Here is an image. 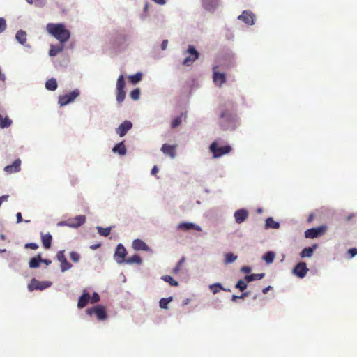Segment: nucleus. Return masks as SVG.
Instances as JSON below:
<instances>
[{
  "instance_id": "c756f323",
  "label": "nucleus",
  "mask_w": 357,
  "mask_h": 357,
  "mask_svg": "<svg viewBox=\"0 0 357 357\" xmlns=\"http://www.w3.org/2000/svg\"><path fill=\"white\" fill-rule=\"evenodd\" d=\"M265 276L264 273H253L251 275H247L245 276V280L248 282L255 281V280H259L264 278Z\"/></svg>"
},
{
  "instance_id": "0e129e2a",
  "label": "nucleus",
  "mask_w": 357,
  "mask_h": 357,
  "mask_svg": "<svg viewBox=\"0 0 357 357\" xmlns=\"http://www.w3.org/2000/svg\"><path fill=\"white\" fill-rule=\"evenodd\" d=\"M352 217H354V214H351V215H349V216L347 218V220L349 221V220H350L352 218Z\"/></svg>"
},
{
  "instance_id": "6e6d98bb",
  "label": "nucleus",
  "mask_w": 357,
  "mask_h": 357,
  "mask_svg": "<svg viewBox=\"0 0 357 357\" xmlns=\"http://www.w3.org/2000/svg\"><path fill=\"white\" fill-rule=\"evenodd\" d=\"M241 271L245 273H249L251 271V268L249 266H243Z\"/></svg>"
},
{
  "instance_id": "a878e982",
  "label": "nucleus",
  "mask_w": 357,
  "mask_h": 357,
  "mask_svg": "<svg viewBox=\"0 0 357 357\" xmlns=\"http://www.w3.org/2000/svg\"><path fill=\"white\" fill-rule=\"evenodd\" d=\"M13 123L12 120L8 116H3L0 114V128H6L10 127Z\"/></svg>"
},
{
  "instance_id": "9b49d317",
  "label": "nucleus",
  "mask_w": 357,
  "mask_h": 357,
  "mask_svg": "<svg viewBox=\"0 0 357 357\" xmlns=\"http://www.w3.org/2000/svg\"><path fill=\"white\" fill-rule=\"evenodd\" d=\"M238 19L248 25H252L255 24V16L251 11L245 10L238 17Z\"/></svg>"
},
{
  "instance_id": "13d9d810",
  "label": "nucleus",
  "mask_w": 357,
  "mask_h": 357,
  "mask_svg": "<svg viewBox=\"0 0 357 357\" xmlns=\"http://www.w3.org/2000/svg\"><path fill=\"white\" fill-rule=\"evenodd\" d=\"M16 218H17V223H20V222L23 221L22 214L20 212L16 214Z\"/></svg>"
},
{
  "instance_id": "f03ea898",
  "label": "nucleus",
  "mask_w": 357,
  "mask_h": 357,
  "mask_svg": "<svg viewBox=\"0 0 357 357\" xmlns=\"http://www.w3.org/2000/svg\"><path fill=\"white\" fill-rule=\"evenodd\" d=\"M220 125L223 130H234L236 126V116L229 110L220 114Z\"/></svg>"
},
{
  "instance_id": "3c124183",
  "label": "nucleus",
  "mask_w": 357,
  "mask_h": 357,
  "mask_svg": "<svg viewBox=\"0 0 357 357\" xmlns=\"http://www.w3.org/2000/svg\"><path fill=\"white\" fill-rule=\"evenodd\" d=\"M25 248H30L31 250H36L38 248V244H36L35 243H26L25 245Z\"/></svg>"
},
{
  "instance_id": "4be33fe9",
  "label": "nucleus",
  "mask_w": 357,
  "mask_h": 357,
  "mask_svg": "<svg viewBox=\"0 0 357 357\" xmlns=\"http://www.w3.org/2000/svg\"><path fill=\"white\" fill-rule=\"evenodd\" d=\"M132 248L135 250L139 251H148L149 250V246L142 240L135 239L132 242Z\"/></svg>"
},
{
  "instance_id": "39448f33",
  "label": "nucleus",
  "mask_w": 357,
  "mask_h": 357,
  "mask_svg": "<svg viewBox=\"0 0 357 357\" xmlns=\"http://www.w3.org/2000/svg\"><path fill=\"white\" fill-rule=\"evenodd\" d=\"M125 86L126 83L123 75H121L116 82V100L119 103H121L126 97Z\"/></svg>"
},
{
  "instance_id": "49530a36",
  "label": "nucleus",
  "mask_w": 357,
  "mask_h": 357,
  "mask_svg": "<svg viewBox=\"0 0 357 357\" xmlns=\"http://www.w3.org/2000/svg\"><path fill=\"white\" fill-rule=\"evenodd\" d=\"M70 258L73 262H78L80 259V255L79 253L72 251L70 253Z\"/></svg>"
},
{
  "instance_id": "79ce46f5",
  "label": "nucleus",
  "mask_w": 357,
  "mask_h": 357,
  "mask_svg": "<svg viewBox=\"0 0 357 357\" xmlns=\"http://www.w3.org/2000/svg\"><path fill=\"white\" fill-rule=\"evenodd\" d=\"M98 234L102 236H107L111 232V227H98Z\"/></svg>"
},
{
  "instance_id": "e433bc0d",
  "label": "nucleus",
  "mask_w": 357,
  "mask_h": 357,
  "mask_svg": "<svg viewBox=\"0 0 357 357\" xmlns=\"http://www.w3.org/2000/svg\"><path fill=\"white\" fill-rule=\"evenodd\" d=\"M275 255L272 251L267 252L264 256L263 259L267 263L271 264L273 261Z\"/></svg>"
},
{
  "instance_id": "f704fd0d",
  "label": "nucleus",
  "mask_w": 357,
  "mask_h": 357,
  "mask_svg": "<svg viewBox=\"0 0 357 357\" xmlns=\"http://www.w3.org/2000/svg\"><path fill=\"white\" fill-rule=\"evenodd\" d=\"M210 289L213 292V294L218 293L220 291V290H221V289L225 291H230L229 289L223 288L220 283H215V284H211L210 286Z\"/></svg>"
},
{
  "instance_id": "8fccbe9b",
  "label": "nucleus",
  "mask_w": 357,
  "mask_h": 357,
  "mask_svg": "<svg viewBox=\"0 0 357 357\" xmlns=\"http://www.w3.org/2000/svg\"><path fill=\"white\" fill-rule=\"evenodd\" d=\"M6 22L3 17H0V33L3 32L6 29Z\"/></svg>"
},
{
  "instance_id": "a19ab883",
  "label": "nucleus",
  "mask_w": 357,
  "mask_h": 357,
  "mask_svg": "<svg viewBox=\"0 0 357 357\" xmlns=\"http://www.w3.org/2000/svg\"><path fill=\"white\" fill-rule=\"evenodd\" d=\"M247 282H248L245 281V278L243 280H240L235 285V287L241 291H243L248 287Z\"/></svg>"
},
{
  "instance_id": "ddd939ff",
  "label": "nucleus",
  "mask_w": 357,
  "mask_h": 357,
  "mask_svg": "<svg viewBox=\"0 0 357 357\" xmlns=\"http://www.w3.org/2000/svg\"><path fill=\"white\" fill-rule=\"evenodd\" d=\"M307 271L308 268H307L306 264L305 262H299L296 265L293 270L294 274L300 278H304Z\"/></svg>"
},
{
  "instance_id": "dca6fc26",
  "label": "nucleus",
  "mask_w": 357,
  "mask_h": 357,
  "mask_svg": "<svg viewBox=\"0 0 357 357\" xmlns=\"http://www.w3.org/2000/svg\"><path fill=\"white\" fill-rule=\"evenodd\" d=\"M217 68L218 66L213 67V79L216 85L221 86L226 82V77L225 73H220L218 72Z\"/></svg>"
},
{
  "instance_id": "b1692460",
  "label": "nucleus",
  "mask_w": 357,
  "mask_h": 357,
  "mask_svg": "<svg viewBox=\"0 0 357 357\" xmlns=\"http://www.w3.org/2000/svg\"><path fill=\"white\" fill-rule=\"evenodd\" d=\"M41 240L43 245L45 249H49L51 247L52 236L50 234H41Z\"/></svg>"
},
{
  "instance_id": "ea45409f",
  "label": "nucleus",
  "mask_w": 357,
  "mask_h": 357,
  "mask_svg": "<svg viewBox=\"0 0 357 357\" xmlns=\"http://www.w3.org/2000/svg\"><path fill=\"white\" fill-rule=\"evenodd\" d=\"M162 279L168 282L171 286L177 287L178 285V282L174 280V278L170 275H165L162 277Z\"/></svg>"
},
{
  "instance_id": "5701e85b",
  "label": "nucleus",
  "mask_w": 357,
  "mask_h": 357,
  "mask_svg": "<svg viewBox=\"0 0 357 357\" xmlns=\"http://www.w3.org/2000/svg\"><path fill=\"white\" fill-rule=\"evenodd\" d=\"M219 0H202L204 8L208 10H213L218 5Z\"/></svg>"
},
{
  "instance_id": "e2e57ef3",
  "label": "nucleus",
  "mask_w": 357,
  "mask_h": 357,
  "mask_svg": "<svg viewBox=\"0 0 357 357\" xmlns=\"http://www.w3.org/2000/svg\"><path fill=\"white\" fill-rule=\"evenodd\" d=\"M270 289H271V286H268V287H266V288L263 289H262V292H263V294H266L268 291V290H269Z\"/></svg>"
},
{
  "instance_id": "7ed1b4c3",
  "label": "nucleus",
  "mask_w": 357,
  "mask_h": 357,
  "mask_svg": "<svg viewBox=\"0 0 357 357\" xmlns=\"http://www.w3.org/2000/svg\"><path fill=\"white\" fill-rule=\"evenodd\" d=\"M231 149L229 145L220 146L217 141L213 142L209 146V150L214 158H220L224 155L228 154L231 151Z\"/></svg>"
},
{
  "instance_id": "0eeeda50",
  "label": "nucleus",
  "mask_w": 357,
  "mask_h": 357,
  "mask_svg": "<svg viewBox=\"0 0 357 357\" xmlns=\"http://www.w3.org/2000/svg\"><path fill=\"white\" fill-rule=\"evenodd\" d=\"M52 285V282L47 281H38V280L33 278L28 285V289L30 291L34 290L42 291L46 288L50 287Z\"/></svg>"
},
{
  "instance_id": "5fc2aeb1",
  "label": "nucleus",
  "mask_w": 357,
  "mask_h": 357,
  "mask_svg": "<svg viewBox=\"0 0 357 357\" xmlns=\"http://www.w3.org/2000/svg\"><path fill=\"white\" fill-rule=\"evenodd\" d=\"M8 257H10V259L12 263H17L18 261V259L13 256L10 252H8Z\"/></svg>"
},
{
  "instance_id": "2f4dec72",
  "label": "nucleus",
  "mask_w": 357,
  "mask_h": 357,
  "mask_svg": "<svg viewBox=\"0 0 357 357\" xmlns=\"http://www.w3.org/2000/svg\"><path fill=\"white\" fill-rule=\"evenodd\" d=\"M15 38L20 43L24 45L26 42V33L24 31L20 30L17 32Z\"/></svg>"
},
{
  "instance_id": "7c9ffc66",
  "label": "nucleus",
  "mask_w": 357,
  "mask_h": 357,
  "mask_svg": "<svg viewBox=\"0 0 357 357\" xmlns=\"http://www.w3.org/2000/svg\"><path fill=\"white\" fill-rule=\"evenodd\" d=\"M41 260V254H38L36 257L30 259L29 265L31 268H36L39 267Z\"/></svg>"
},
{
  "instance_id": "cd10ccee",
  "label": "nucleus",
  "mask_w": 357,
  "mask_h": 357,
  "mask_svg": "<svg viewBox=\"0 0 357 357\" xmlns=\"http://www.w3.org/2000/svg\"><path fill=\"white\" fill-rule=\"evenodd\" d=\"M124 262L128 264H137L138 265H140L142 263V259L139 255L136 254L126 259Z\"/></svg>"
},
{
  "instance_id": "f8f14e48",
  "label": "nucleus",
  "mask_w": 357,
  "mask_h": 357,
  "mask_svg": "<svg viewBox=\"0 0 357 357\" xmlns=\"http://www.w3.org/2000/svg\"><path fill=\"white\" fill-rule=\"evenodd\" d=\"M86 221V218L83 215L75 216L74 218L68 219L66 223V225L70 227H79L82 225Z\"/></svg>"
},
{
  "instance_id": "9d476101",
  "label": "nucleus",
  "mask_w": 357,
  "mask_h": 357,
  "mask_svg": "<svg viewBox=\"0 0 357 357\" xmlns=\"http://www.w3.org/2000/svg\"><path fill=\"white\" fill-rule=\"evenodd\" d=\"M325 231L326 227L324 226L309 229L305 231V236L307 238H314L322 235Z\"/></svg>"
},
{
  "instance_id": "6e6552de",
  "label": "nucleus",
  "mask_w": 357,
  "mask_h": 357,
  "mask_svg": "<svg viewBox=\"0 0 357 357\" xmlns=\"http://www.w3.org/2000/svg\"><path fill=\"white\" fill-rule=\"evenodd\" d=\"M86 312L89 315L95 314L98 320H105L107 318V312L102 305H97L92 308H89Z\"/></svg>"
},
{
  "instance_id": "423d86ee",
  "label": "nucleus",
  "mask_w": 357,
  "mask_h": 357,
  "mask_svg": "<svg viewBox=\"0 0 357 357\" xmlns=\"http://www.w3.org/2000/svg\"><path fill=\"white\" fill-rule=\"evenodd\" d=\"M186 52L189 54V56L183 60V65L190 66L199 58V53L193 45H189Z\"/></svg>"
},
{
  "instance_id": "bb28decb",
  "label": "nucleus",
  "mask_w": 357,
  "mask_h": 357,
  "mask_svg": "<svg viewBox=\"0 0 357 357\" xmlns=\"http://www.w3.org/2000/svg\"><path fill=\"white\" fill-rule=\"evenodd\" d=\"M113 152L118 153L121 155H124L126 153V148L123 143V142H121L119 144H117L112 149Z\"/></svg>"
},
{
  "instance_id": "2eb2a0df",
  "label": "nucleus",
  "mask_w": 357,
  "mask_h": 357,
  "mask_svg": "<svg viewBox=\"0 0 357 357\" xmlns=\"http://www.w3.org/2000/svg\"><path fill=\"white\" fill-rule=\"evenodd\" d=\"M132 127V124L130 121H124L119 126L116 128V132L120 137L126 135L127 132L130 130Z\"/></svg>"
},
{
  "instance_id": "338daca9",
  "label": "nucleus",
  "mask_w": 357,
  "mask_h": 357,
  "mask_svg": "<svg viewBox=\"0 0 357 357\" xmlns=\"http://www.w3.org/2000/svg\"><path fill=\"white\" fill-rule=\"evenodd\" d=\"M29 4H33V0H26Z\"/></svg>"
},
{
  "instance_id": "473e14b6",
  "label": "nucleus",
  "mask_w": 357,
  "mask_h": 357,
  "mask_svg": "<svg viewBox=\"0 0 357 357\" xmlns=\"http://www.w3.org/2000/svg\"><path fill=\"white\" fill-rule=\"evenodd\" d=\"M45 87L47 90L55 91L57 88L56 80L54 78L48 79L45 83Z\"/></svg>"
},
{
  "instance_id": "393cba45",
  "label": "nucleus",
  "mask_w": 357,
  "mask_h": 357,
  "mask_svg": "<svg viewBox=\"0 0 357 357\" xmlns=\"http://www.w3.org/2000/svg\"><path fill=\"white\" fill-rule=\"evenodd\" d=\"M64 48L63 43H61L56 45H51L49 54L51 56H55L59 53L61 52Z\"/></svg>"
},
{
  "instance_id": "de8ad7c7",
  "label": "nucleus",
  "mask_w": 357,
  "mask_h": 357,
  "mask_svg": "<svg viewBox=\"0 0 357 357\" xmlns=\"http://www.w3.org/2000/svg\"><path fill=\"white\" fill-rule=\"evenodd\" d=\"M250 294L249 291L243 292L241 296L233 295L231 298V301L236 302L237 299H243L244 298L248 296Z\"/></svg>"
},
{
  "instance_id": "1a4fd4ad",
  "label": "nucleus",
  "mask_w": 357,
  "mask_h": 357,
  "mask_svg": "<svg viewBox=\"0 0 357 357\" xmlns=\"http://www.w3.org/2000/svg\"><path fill=\"white\" fill-rule=\"evenodd\" d=\"M127 251L122 244H119L116 248L114 257L117 263L121 264L126 261Z\"/></svg>"
},
{
  "instance_id": "69168bd1",
  "label": "nucleus",
  "mask_w": 357,
  "mask_h": 357,
  "mask_svg": "<svg viewBox=\"0 0 357 357\" xmlns=\"http://www.w3.org/2000/svg\"><path fill=\"white\" fill-rule=\"evenodd\" d=\"M312 219H313V215H310L309 216V218H308V221H309V222H311V221L312 220Z\"/></svg>"
},
{
  "instance_id": "bf43d9fd",
  "label": "nucleus",
  "mask_w": 357,
  "mask_h": 357,
  "mask_svg": "<svg viewBox=\"0 0 357 357\" xmlns=\"http://www.w3.org/2000/svg\"><path fill=\"white\" fill-rule=\"evenodd\" d=\"M158 169L157 166H156V165H155V166L152 168V169H151V174H152L153 175H156V174L158 173Z\"/></svg>"
},
{
  "instance_id": "aec40b11",
  "label": "nucleus",
  "mask_w": 357,
  "mask_h": 357,
  "mask_svg": "<svg viewBox=\"0 0 357 357\" xmlns=\"http://www.w3.org/2000/svg\"><path fill=\"white\" fill-rule=\"evenodd\" d=\"M248 217V212L245 209L237 210L234 213L235 221L240 224L244 222Z\"/></svg>"
},
{
  "instance_id": "37998d69",
  "label": "nucleus",
  "mask_w": 357,
  "mask_h": 357,
  "mask_svg": "<svg viewBox=\"0 0 357 357\" xmlns=\"http://www.w3.org/2000/svg\"><path fill=\"white\" fill-rule=\"evenodd\" d=\"M237 257L232 253H227L225 257V264H231L236 259Z\"/></svg>"
},
{
  "instance_id": "f257e3e1",
  "label": "nucleus",
  "mask_w": 357,
  "mask_h": 357,
  "mask_svg": "<svg viewBox=\"0 0 357 357\" xmlns=\"http://www.w3.org/2000/svg\"><path fill=\"white\" fill-rule=\"evenodd\" d=\"M46 30L61 43L67 42L70 37V31L61 23H48L46 26Z\"/></svg>"
},
{
  "instance_id": "20e7f679",
  "label": "nucleus",
  "mask_w": 357,
  "mask_h": 357,
  "mask_svg": "<svg viewBox=\"0 0 357 357\" xmlns=\"http://www.w3.org/2000/svg\"><path fill=\"white\" fill-rule=\"evenodd\" d=\"M80 94L79 89H76L68 94H64L59 97L58 103L61 107L65 106L73 102Z\"/></svg>"
},
{
  "instance_id": "a211bd4d",
  "label": "nucleus",
  "mask_w": 357,
  "mask_h": 357,
  "mask_svg": "<svg viewBox=\"0 0 357 357\" xmlns=\"http://www.w3.org/2000/svg\"><path fill=\"white\" fill-rule=\"evenodd\" d=\"M21 160L20 159L15 160L12 165H7L4 167V171L7 174H12L17 172L20 170Z\"/></svg>"
},
{
  "instance_id": "412c9836",
  "label": "nucleus",
  "mask_w": 357,
  "mask_h": 357,
  "mask_svg": "<svg viewBox=\"0 0 357 357\" xmlns=\"http://www.w3.org/2000/svg\"><path fill=\"white\" fill-rule=\"evenodd\" d=\"M90 294L84 290L82 295L79 298L77 307L79 308H84L90 301Z\"/></svg>"
},
{
  "instance_id": "c9c22d12",
  "label": "nucleus",
  "mask_w": 357,
  "mask_h": 357,
  "mask_svg": "<svg viewBox=\"0 0 357 357\" xmlns=\"http://www.w3.org/2000/svg\"><path fill=\"white\" fill-rule=\"evenodd\" d=\"M185 262V257H183L178 262L177 265L173 268L172 273L175 275L178 274L179 272L181 271L184 264Z\"/></svg>"
},
{
  "instance_id": "6ab92c4d",
  "label": "nucleus",
  "mask_w": 357,
  "mask_h": 357,
  "mask_svg": "<svg viewBox=\"0 0 357 357\" xmlns=\"http://www.w3.org/2000/svg\"><path fill=\"white\" fill-rule=\"evenodd\" d=\"M177 228L182 231H188L190 229H195L199 231H202V228L199 225L192 222H181L178 225Z\"/></svg>"
},
{
  "instance_id": "a18cd8bd",
  "label": "nucleus",
  "mask_w": 357,
  "mask_h": 357,
  "mask_svg": "<svg viewBox=\"0 0 357 357\" xmlns=\"http://www.w3.org/2000/svg\"><path fill=\"white\" fill-rule=\"evenodd\" d=\"M182 115L183 114H181V116H177L176 118H174L172 121V128H176L177 126H178L181 123V121H182Z\"/></svg>"
},
{
  "instance_id": "774afa93",
  "label": "nucleus",
  "mask_w": 357,
  "mask_h": 357,
  "mask_svg": "<svg viewBox=\"0 0 357 357\" xmlns=\"http://www.w3.org/2000/svg\"><path fill=\"white\" fill-rule=\"evenodd\" d=\"M6 249H0V253L6 252Z\"/></svg>"
},
{
  "instance_id": "c85d7f7f",
  "label": "nucleus",
  "mask_w": 357,
  "mask_h": 357,
  "mask_svg": "<svg viewBox=\"0 0 357 357\" xmlns=\"http://www.w3.org/2000/svg\"><path fill=\"white\" fill-rule=\"evenodd\" d=\"M316 248H317V245H314L312 247L305 248L301 252V257L303 258L310 257L312 255L314 250Z\"/></svg>"
},
{
  "instance_id": "4c0bfd02",
  "label": "nucleus",
  "mask_w": 357,
  "mask_h": 357,
  "mask_svg": "<svg viewBox=\"0 0 357 357\" xmlns=\"http://www.w3.org/2000/svg\"><path fill=\"white\" fill-rule=\"evenodd\" d=\"M129 80L132 84H137L140 82L142 79V74L141 73H137L135 75H130L128 77Z\"/></svg>"
},
{
  "instance_id": "58836bf2",
  "label": "nucleus",
  "mask_w": 357,
  "mask_h": 357,
  "mask_svg": "<svg viewBox=\"0 0 357 357\" xmlns=\"http://www.w3.org/2000/svg\"><path fill=\"white\" fill-rule=\"evenodd\" d=\"M172 301V297L170 296L169 298H162L160 300L159 305L162 309H167L168 304Z\"/></svg>"
},
{
  "instance_id": "603ef678",
  "label": "nucleus",
  "mask_w": 357,
  "mask_h": 357,
  "mask_svg": "<svg viewBox=\"0 0 357 357\" xmlns=\"http://www.w3.org/2000/svg\"><path fill=\"white\" fill-rule=\"evenodd\" d=\"M33 3L39 7H43L45 4V0H34Z\"/></svg>"
},
{
  "instance_id": "680f3d73",
  "label": "nucleus",
  "mask_w": 357,
  "mask_h": 357,
  "mask_svg": "<svg viewBox=\"0 0 357 357\" xmlns=\"http://www.w3.org/2000/svg\"><path fill=\"white\" fill-rule=\"evenodd\" d=\"M6 79L5 75L0 70V81H4Z\"/></svg>"
},
{
  "instance_id": "c03bdc74",
  "label": "nucleus",
  "mask_w": 357,
  "mask_h": 357,
  "mask_svg": "<svg viewBox=\"0 0 357 357\" xmlns=\"http://www.w3.org/2000/svg\"><path fill=\"white\" fill-rule=\"evenodd\" d=\"M131 98L134 100H137L139 98L140 96V90L139 89L137 88L133 89L130 94Z\"/></svg>"
},
{
  "instance_id": "72a5a7b5",
  "label": "nucleus",
  "mask_w": 357,
  "mask_h": 357,
  "mask_svg": "<svg viewBox=\"0 0 357 357\" xmlns=\"http://www.w3.org/2000/svg\"><path fill=\"white\" fill-rule=\"evenodd\" d=\"M266 227L278 229L280 227V224L279 222H275L273 218L270 217L266 220Z\"/></svg>"
},
{
  "instance_id": "052dcab7",
  "label": "nucleus",
  "mask_w": 357,
  "mask_h": 357,
  "mask_svg": "<svg viewBox=\"0 0 357 357\" xmlns=\"http://www.w3.org/2000/svg\"><path fill=\"white\" fill-rule=\"evenodd\" d=\"M40 262L45 264L46 265H50L51 264V261L49 259H43L41 257Z\"/></svg>"
},
{
  "instance_id": "f3484780",
  "label": "nucleus",
  "mask_w": 357,
  "mask_h": 357,
  "mask_svg": "<svg viewBox=\"0 0 357 357\" xmlns=\"http://www.w3.org/2000/svg\"><path fill=\"white\" fill-rule=\"evenodd\" d=\"M176 145H169L167 144H164L161 148V151L166 155L170 156L172 158H175L176 151Z\"/></svg>"
},
{
  "instance_id": "864d4df0",
  "label": "nucleus",
  "mask_w": 357,
  "mask_h": 357,
  "mask_svg": "<svg viewBox=\"0 0 357 357\" xmlns=\"http://www.w3.org/2000/svg\"><path fill=\"white\" fill-rule=\"evenodd\" d=\"M349 253L351 255V257H354L357 255V248H351L349 250Z\"/></svg>"
},
{
  "instance_id": "09e8293b",
  "label": "nucleus",
  "mask_w": 357,
  "mask_h": 357,
  "mask_svg": "<svg viewBox=\"0 0 357 357\" xmlns=\"http://www.w3.org/2000/svg\"><path fill=\"white\" fill-rule=\"evenodd\" d=\"M100 296L98 293L96 292H94L92 295V296H91L90 298V302L91 303H98V301H100Z\"/></svg>"
},
{
  "instance_id": "4468645a",
  "label": "nucleus",
  "mask_w": 357,
  "mask_h": 357,
  "mask_svg": "<svg viewBox=\"0 0 357 357\" xmlns=\"http://www.w3.org/2000/svg\"><path fill=\"white\" fill-rule=\"evenodd\" d=\"M56 257L61 262V269L62 272H64L72 267V265L67 261L63 250L59 251L57 252Z\"/></svg>"
},
{
  "instance_id": "4d7b16f0",
  "label": "nucleus",
  "mask_w": 357,
  "mask_h": 357,
  "mask_svg": "<svg viewBox=\"0 0 357 357\" xmlns=\"http://www.w3.org/2000/svg\"><path fill=\"white\" fill-rule=\"evenodd\" d=\"M167 45H168V40H164L162 42V44H161V49L162 50H165L167 47Z\"/></svg>"
}]
</instances>
